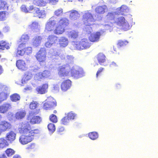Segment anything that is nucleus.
<instances>
[{
    "label": "nucleus",
    "instance_id": "nucleus-40",
    "mask_svg": "<svg viewBox=\"0 0 158 158\" xmlns=\"http://www.w3.org/2000/svg\"><path fill=\"white\" fill-rule=\"evenodd\" d=\"M20 96L17 94H14L10 96V99L12 102H16L20 100Z\"/></svg>",
    "mask_w": 158,
    "mask_h": 158
},
{
    "label": "nucleus",
    "instance_id": "nucleus-25",
    "mask_svg": "<svg viewBox=\"0 0 158 158\" xmlns=\"http://www.w3.org/2000/svg\"><path fill=\"white\" fill-rule=\"evenodd\" d=\"M35 11L37 16L39 18H43L46 16V11L44 10H40L37 8Z\"/></svg>",
    "mask_w": 158,
    "mask_h": 158
},
{
    "label": "nucleus",
    "instance_id": "nucleus-43",
    "mask_svg": "<svg viewBox=\"0 0 158 158\" xmlns=\"http://www.w3.org/2000/svg\"><path fill=\"white\" fill-rule=\"evenodd\" d=\"M6 153L8 156H10L15 154V151L11 148H8L6 151Z\"/></svg>",
    "mask_w": 158,
    "mask_h": 158
},
{
    "label": "nucleus",
    "instance_id": "nucleus-45",
    "mask_svg": "<svg viewBox=\"0 0 158 158\" xmlns=\"http://www.w3.org/2000/svg\"><path fill=\"white\" fill-rule=\"evenodd\" d=\"M69 122V119L67 116L64 117L61 120L62 124L64 125H68Z\"/></svg>",
    "mask_w": 158,
    "mask_h": 158
},
{
    "label": "nucleus",
    "instance_id": "nucleus-10",
    "mask_svg": "<svg viewBox=\"0 0 158 158\" xmlns=\"http://www.w3.org/2000/svg\"><path fill=\"white\" fill-rule=\"evenodd\" d=\"M70 67L69 65H64L59 67L58 74L60 77L68 76L69 75Z\"/></svg>",
    "mask_w": 158,
    "mask_h": 158
},
{
    "label": "nucleus",
    "instance_id": "nucleus-52",
    "mask_svg": "<svg viewBox=\"0 0 158 158\" xmlns=\"http://www.w3.org/2000/svg\"><path fill=\"white\" fill-rule=\"evenodd\" d=\"M8 89V87L5 85L0 82V90L2 91H6Z\"/></svg>",
    "mask_w": 158,
    "mask_h": 158
},
{
    "label": "nucleus",
    "instance_id": "nucleus-14",
    "mask_svg": "<svg viewBox=\"0 0 158 158\" xmlns=\"http://www.w3.org/2000/svg\"><path fill=\"white\" fill-rule=\"evenodd\" d=\"M71 86V81L69 80L63 81L61 83L60 87L61 90L65 92L69 89Z\"/></svg>",
    "mask_w": 158,
    "mask_h": 158
},
{
    "label": "nucleus",
    "instance_id": "nucleus-37",
    "mask_svg": "<svg viewBox=\"0 0 158 158\" xmlns=\"http://www.w3.org/2000/svg\"><path fill=\"white\" fill-rule=\"evenodd\" d=\"M88 136L91 139L95 140L97 139L98 137V134L96 132H92L89 133Z\"/></svg>",
    "mask_w": 158,
    "mask_h": 158
},
{
    "label": "nucleus",
    "instance_id": "nucleus-54",
    "mask_svg": "<svg viewBox=\"0 0 158 158\" xmlns=\"http://www.w3.org/2000/svg\"><path fill=\"white\" fill-rule=\"evenodd\" d=\"M50 119L51 121L54 123H56L57 121L56 116L53 114L50 116Z\"/></svg>",
    "mask_w": 158,
    "mask_h": 158
},
{
    "label": "nucleus",
    "instance_id": "nucleus-61",
    "mask_svg": "<svg viewBox=\"0 0 158 158\" xmlns=\"http://www.w3.org/2000/svg\"><path fill=\"white\" fill-rule=\"evenodd\" d=\"M110 66L113 68H116L118 67V65L114 62H112L110 64Z\"/></svg>",
    "mask_w": 158,
    "mask_h": 158
},
{
    "label": "nucleus",
    "instance_id": "nucleus-44",
    "mask_svg": "<svg viewBox=\"0 0 158 158\" xmlns=\"http://www.w3.org/2000/svg\"><path fill=\"white\" fill-rule=\"evenodd\" d=\"M24 54L23 48H19V47L16 53V56H23Z\"/></svg>",
    "mask_w": 158,
    "mask_h": 158
},
{
    "label": "nucleus",
    "instance_id": "nucleus-12",
    "mask_svg": "<svg viewBox=\"0 0 158 158\" xmlns=\"http://www.w3.org/2000/svg\"><path fill=\"white\" fill-rule=\"evenodd\" d=\"M12 127L11 124L8 121L4 120L0 122V130L2 132L9 130Z\"/></svg>",
    "mask_w": 158,
    "mask_h": 158
},
{
    "label": "nucleus",
    "instance_id": "nucleus-30",
    "mask_svg": "<svg viewBox=\"0 0 158 158\" xmlns=\"http://www.w3.org/2000/svg\"><path fill=\"white\" fill-rule=\"evenodd\" d=\"M106 9V6L105 5H103L97 6L95 9V11L98 13L102 14L104 13L105 10Z\"/></svg>",
    "mask_w": 158,
    "mask_h": 158
},
{
    "label": "nucleus",
    "instance_id": "nucleus-38",
    "mask_svg": "<svg viewBox=\"0 0 158 158\" xmlns=\"http://www.w3.org/2000/svg\"><path fill=\"white\" fill-rule=\"evenodd\" d=\"M40 25L38 23L34 21L28 25V28L32 30L37 29L39 27Z\"/></svg>",
    "mask_w": 158,
    "mask_h": 158
},
{
    "label": "nucleus",
    "instance_id": "nucleus-60",
    "mask_svg": "<svg viewBox=\"0 0 158 158\" xmlns=\"http://www.w3.org/2000/svg\"><path fill=\"white\" fill-rule=\"evenodd\" d=\"M104 69L103 68H99L96 73V77L97 78L98 76L104 70Z\"/></svg>",
    "mask_w": 158,
    "mask_h": 158
},
{
    "label": "nucleus",
    "instance_id": "nucleus-21",
    "mask_svg": "<svg viewBox=\"0 0 158 158\" xmlns=\"http://www.w3.org/2000/svg\"><path fill=\"white\" fill-rule=\"evenodd\" d=\"M58 42L60 47L64 48L66 47L68 44L69 40L68 39L64 37H61L58 39Z\"/></svg>",
    "mask_w": 158,
    "mask_h": 158
},
{
    "label": "nucleus",
    "instance_id": "nucleus-1",
    "mask_svg": "<svg viewBox=\"0 0 158 158\" xmlns=\"http://www.w3.org/2000/svg\"><path fill=\"white\" fill-rule=\"evenodd\" d=\"M19 133L23 134L19 137V141L23 145H25L31 142L34 139L35 135L39 134L38 129L31 130L28 122L24 121L20 123L18 127Z\"/></svg>",
    "mask_w": 158,
    "mask_h": 158
},
{
    "label": "nucleus",
    "instance_id": "nucleus-22",
    "mask_svg": "<svg viewBox=\"0 0 158 158\" xmlns=\"http://www.w3.org/2000/svg\"><path fill=\"white\" fill-rule=\"evenodd\" d=\"M116 10V14L124 15L125 13H127L129 11V9L126 5H123L120 8H117Z\"/></svg>",
    "mask_w": 158,
    "mask_h": 158
},
{
    "label": "nucleus",
    "instance_id": "nucleus-4",
    "mask_svg": "<svg viewBox=\"0 0 158 158\" xmlns=\"http://www.w3.org/2000/svg\"><path fill=\"white\" fill-rule=\"evenodd\" d=\"M112 21L114 22L113 23L118 26L121 27L125 31H127L130 29V27L128 23L123 16L117 17L114 20H112Z\"/></svg>",
    "mask_w": 158,
    "mask_h": 158
},
{
    "label": "nucleus",
    "instance_id": "nucleus-50",
    "mask_svg": "<svg viewBox=\"0 0 158 158\" xmlns=\"http://www.w3.org/2000/svg\"><path fill=\"white\" fill-rule=\"evenodd\" d=\"M35 143H31L27 145L26 148L27 150L35 149Z\"/></svg>",
    "mask_w": 158,
    "mask_h": 158
},
{
    "label": "nucleus",
    "instance_id": "nucleus-17",
    "mask_svg": "<svg viewBox=\"0 0 158 158\" xmlns=\"http://www.w3.org/2000/svg\"><path fill=\"white\" fill-rule=\"evenodd\" d=\"M19 48H23L24 53H25L27 55L31 53L32 49L31 47L28 46L27 44L21 43L19 45Z\"/></svg>",
    "mask_w": 158,
    "mask_h": 158
},
{
    "label": "nucleus",
    "instance_id": "nucleus-31",
    "mask_svg": "<svg viewBox=\"0 0 158 158\" xmlns=\"http://www.w3.org/2000/svg\"><path fill=\"white\" fill-rule=\"evenodd\" d=\"M9 5L6 0H0V9L8 10Z\"/></svg>",
    "mask_w": 158,
    "mask_h": 158
},
{
    "label": "nucleus",
    "instance_id": "nucleus-48",
    "mask_svg": "<svg viewBox=\"0 0 158 158\" xmlns=\"http://www.w3.org/2000/svg\"><path fill=\"white\" fill-rule=\"evenodd\" d=\"M77 114L73 112H71L68 113L67 117L70 120L73 119L76 117Z\"/></svg>",
    "mask_w": 158,
    "mask_h": 158
},
{
    "label": "nucleus",
    "instance_id": "nucleus-13",
    "mask_svg": "<svg viewBox=\"0 0 158 158\" xmlns=\"http://www.w3.org/2000/svg\"><path fill=\"white\" fill-rule=\"evenodd\" d=\"M57 37L54 35H49L47 38V41L45 44L46 47L49 48L51 47L57 42Z\"/></svg>",
    "mask_w": 158,
    "mask_h": 158
},
{
    "label": "nucleus",
    "instance_id": "nucleus-7",
    "mask_svg": "<svg viewBox=\"0 0 158 158\" xmlns=\"http://www.w3.org/2000/svg\"><path fill=\"white\" fill-rule=\"evenodd\" d=\"M54 16L52 17L46 23L45 25V31H51L54 29L57 22L54 19Z\"/></svg>",
    "mask_w": 158,
    "mask_h": 158
},
{
    "label": "nucleus",
    "instance_id": "nucleus-42",
    "mask_svg": "<svg viewBox=\"0 0 158 158\" xmlns=\"http://www.w3.org/2000/svg\"><path fill=\"white\" fill-rule=\"evenodd\" d=\"M7 18L6 12L4 11L0 12V20L4 21L6 20Z\"/></svg>",
    "mask_w": 158,
    "mask_h": 158
},
{
    "label": "nucleus",
    "instance_id": "nucleus-59",
    "mask_svg": "<svg viewBox=\"0 0 158 158\" xmlns=\"http://www.w3.org/2000/svg\"><path fill=\"white\" fill-rule=\"evenodd\" d=\"M64 131V127L62 126H60L58 128L57 130V132L60 134H62V133Z\"/></svg>",
    "mask_w": 158,
    "mask_h": 158
},
{
    "label": "nucleus",
    "instance_id": "nucleus-29",
    "mask_svg": "<svg viewBox=\"0 0 158 158\" xmlns=\"http://www.w3.org/2000/svg\"><path fill=\"white\" fill-rule=\"evenodd\" d=\"M46 0H33V3L35 5L40 6H44L47 3Z\"/></svg>",
    "mask_w": 158,
    "mask_h": 158
},
{
    "label": "nucleus",
    "instance_id": "nucleus-39",
    "mask_svg": "<svg viewBox=\"0 0 158 158\" xmlns=\"http://www.w3.org/2000/svg\"><path fill=\"white\" fill-rule=\"evenodd\" d=\"M48 128L49 131V133L51 135L54 132L56 129L54 124L52 123H49L48 125Z\"/></svg>",
    "mask_w": 158,
    "mask_h": 158
},
{
    "label": "nucleus",
    "instance_id": "nucleus-49",
    "mask_svg": "<svg viewBox=\"0 0 158 158\" xmlns=\"http://www.w3.org/2000/svg\"><path fill=\"white\" fill-rule=\"evenodd\" d=\"M43 78L42 73L36 74L34 76V79L35 80L41 81Z\"/></svg>",
    "mask_w": 158,
    "mask_h": 158
},
{
    "label": "nucleus",
    "instance_id": "nucleus-18",
    "mask_svg": "<svg viewBox=\"0 0 158 158\" xmlns=\"http://www.w3.org/2000/svg\"><path fill=\"white\" fill-rule=\"evenodd\" d=\"M48 88V84H43L42 86H39L36 89V91L38 94H43L47 92V89Z\"/></svg>",
    "mask_w": 158,
    "mask_h": 158
},
{
    "label": "nucleus",
    "instance_id": "nucleus-41",
    "mask_svg": "<svg viewBox=\"0 0 158 158\" xmlns=\"http://www.w3.org/2000/svg\"><path fill=\"white\" fill-rule=\"evenodd\" d=\"M38 106L39 104L37 102L33 101L30 103L29 108L31 109L34 110L36 109Z\"/></svg>",
    "mask_w": 158,
    "mask_h": 158
},
{
    "label": "nucleus",
    "instance_id": "nucleus-5",
    "mask_svg": "<svg viewBox=\"0 0 158 158\" xmlns=\"http://www.w3.org/2000/svg\"><path fill=\"white\" fill-rule=\"evenodd\" d=\"M82 20L85 25L90 26L93 24L95 19L90 11H85L83 13Z\"/></svg>",
    "mask_w": 158,
    "mask_h": 158
},
{
    "label": "nucleus",
    "instance_id": "nucleus-34",
    "mask_svg": "<svg viewBox=\"0 0 158 158\" xmlns=\"http://www.w3.org/2000/svg\"><path fill=\"white\" fill-rule=\"evenodd\" d=\"M41 121V118L38 116H34L30 119V123L34 124L35 123H40Z\"/></svg>",
    "mask_w": 158,
    "mask_h": 158
},
{
    "label": "nucleus",
    "instance_id": "nucleus-16",
    "mask_svg": "<svg viewBox=\"0 0 158 158\" xmlns=\"http://www.w3.org/2000/svg\"><path fill=\"white\" fill-rule=\"evenodd\" d=\"M16 66L19 69L22 71H25L27 69V66L25 61L22 60H17Z\"/></svg>",
    "mask_w": 158,
    "mask_h": 158
},
{
    "label": "nucleus",
    "instance_id": "nucleus-20",
    "mask_svg": "<svg viewBox=\"0 0 158 158\" xmlns=\"http://www.w3.org/2000/svg\"><path fill=\"white\" fill-rule=\"evenodd\" d=\"M16 136V133L14 131H11L6 134V138L7 140L11 143L15 139Z\"/></svg>",
    "mask_w": 158,
    "mask_h": 158
},
{
    "label": "nucleus",
    "instance_id": "nucleus-6",
    "mask_svg": "<svg viewBox=\"0 0 158 158\" xmlns=\"http://www.w3.org/2000/svg\"><path fill=\"white\" fill-rule=\"evenodd\" d=\"M117 11L115 12H111L108 13L106 16V18L107 20L109 21V22H107L108 23L104 25L105 27L106 30H108L110 27H112V23H114L112 20H114L116 18V15H118L116 14Z\"/></svg>",
    "mask_w": 158,
    "mask_h": 158
},
{
    "label": "nucleus",
    "instance_id": "nucleus-55",
    "mask_svg": "<svg viewBox=\"0 0 158 158\" xmlns=\"http://www.w3.org/2000/svg\"><path fill=\"white\" fill-rule=\"evenodd\" d=\"M84 28V30L87 33L89 34L92 31V29L89 26L86 25Z\"/></svg>",
    "mask_w": 158,
    "mask_h": 158
},
{
    "label": "nucleus",
    "instance_id": "nucleus-15",
    "mask_svg": "<svg viewBox=\"0 0 158 158\" xmlns=\"http://www.w3.org/2000/svg\"><path fill=\"white\" fill-rule=\"evenodd\" d=\"M67 13L69 14V18L71 20L73 21L77 20L80 16L78 12L76 10H72Z\"/></svg>",
    "mask_w": 158,
    "mask_h": 158
},
{
    "label": "nucleus",
    "instance_id": "nucleus-8",
    "mask_svg": "<svg viewBox=\"0 0 158 158\" xmlns=\"http://www.w3.org/2000/svg\"><path fill=\"white\" fill-rule=\"evenodd\" d=\"M46 52L44 48H41L37 53L36 55L35 56L37 60L40 62V63L45 64V61L46 59Z\"/></svg>",
    "mask_w": 158,
    "mask_h": 158
},
{
    "label": "nucleus",
    "instance_id": "nucleus-24",
    "mask_svg": "<svg viewBox=\"0 0 158 158\" xmlns=\"http://www.w3.org/2000/svg\"><path fill=\"white\" fill-rule=\"evenodd\" d=\"M26 114V111L24 110H19L16 113L15 117L17 119H21L25 117Z\"/></svg>",
    "mask_w": 158,
    "mask_h": 158
},
{
    "label": "nucleus",
    "instance_id": "nucleus-3",
    "mask_svg": "<svg viewBox=\"0 0 158 158\" xmlns=\"http://www.w3.org/2000/svg\"><path fill=\"white\" fill-rule=\"evenodd\" d=\"M69 75L74 78L77 79L83 77L84 75V72L82 69L80 68L77 66H73L71 68L69 69Z\"/></svg>",
    "mask_w": 158,
    "mask_h": 158
},
{
    "label": "nucleus",
    "instance_id": "nucleus-32",
    "mask_svg": "<svg viewBox=\"0 0 158 158\" xmlns=\"http://www.w3.org/2000/svg\"><path fill=\"white\" fill-rule=\"evenodd\" d=\"M8 95L6 91H2L0 92V104L7 99Z\"/></svg>",
    "mask_w": 158,
    "mask_h": 158
},
{
    "label": "nucleus",
    "instance_id": "nucleus-26",
    "mask_svg": "<svg viewBox=\"0 0 158 158\" xmlns=\"http://www.w3.org/2000/svg\"><path fill=\"white\" fill-rule=\"evenodd\" d=\"M65 30L64 27H61L58 25L55 28V29L54 31V33L56 35L62 34L63 33Z\"/></svg>",
    "mask_w": 158,
    "mask_h": 158
},
{
    "label": "nucleus",
    "instance_id": "nucleus-58",
    "mask_svg": "<svg viewBox=\"0 0 158 158\" xmlns=\"http://www.w3.org/2000/svg\"><path fill=\"white\" fill-rule=\"evenodd\" d=\"M73 58L72 56H66V60L68 62H71L72 61Z\"/></svg>",
    "mask_w": 158,
    "mask_h": 158
},
{
    "label": "nucleus",
    "instance_id": "nucleus-2",
    "mask_svg": "<svg viewBox=\"0 0 158 158\" xmlns=\"http://www.w3.org/2000/svg\"><path fill=\"white\" fill-rule=\"evenodd\" d=\"M73 48L77 50H83L89 48L90 43L86 39H83L80 41H73L72 43Z\"/></svg>",
    "mask_w": 158,
    "mask_h": 158
},
{
    "label": "nucleus",
    "instance_id": "nucleus-11",
    "mask_svg": "<svg viewBox=\"0 0 158 158\" xmlns=\"http://www.w3.org/2000/svg\"><path fill=\"white\" fill-rule=\"evenodd\" d=\"M104 31L101 30L100 31L94 32L91 34L89 37V40L93 42H97L99 41L100 36Z\"/></svg>",
    "mask_w": 158,
    "mask_h": 158
},
{
    "label": "nucleus",
    "instance_id": "nucleus-36",
    "mask_svg": "<svg viewBox=\"0 0 158 158\" xmlns=\"http://www.w3.org/2000/svg\"><path fill=\"white\" fill-rule=\"evenodd\" d=\"M9 145V143L6 139L4 138H0V147L1 148H3Z\"/></svg>",
    "mask_w": 158,
    "mask_h": 158
},
{
    "label": "nucleus",
    "instance_id": "nucleus-53",
    "mask_svg": "<svg viewBox=\"0 0 158 158\" xmlns=\"http://www.w3.org/2000/svg\"><path fill=\"white\" fill-rule=\"evenodd\" d=\"M24 77L26 81H28L31 79L32 77V75L31 73H27L25 74Z\"/></svg>",
    "mask_w": 158,
    "mask_h": 158
},
{
    "label": "nucleus",
    "instance_id": "nucleus-27",
    "mask_svg": "<svg viewBox=\"0 0 158 158\" xmlns=\"http://www.w3.org/2000/svg\"><path fill=\"white\" fill-rule=\"evenodd\" d=\"M69 20L67 18H62L58 21V24L65 28V27L69 24Z\"/></svg>",
    "mask_w": 158,
    "mask_h": 158
},
{
    "label": "nucleus",
    "instance_id": "nucleus-57",
    "mask_svg": "<svg viewBox=\"0 0 158 158\" xmlns=\"http://www.w3.org/2000/svg\"><path fill=\"white\" fill-rule=\"evenodd\" d=\"M6 44V42L5 41H0V50H4V46Z\"/></svg>",
    "mask_w": 158,
    "mask_h": 158
},
{
    "label": "nucleus",
    "instance_id": "nucleus-64",
    "mask_svg": "<svg viewBox=\"0 0 158 158\" xmlns=\"http://www.w3.org/2000/svg\"><path fill=\"white\" fill-rule=\"evenodd\" d=\"M54 90L56 91H58L59 89V86L57 84H54L53 85Z\"/></svg>",
    "mask_w": 158,
    "mask_h": 158
},
{
    "label": "nucleus",
    "instance_id": "nucleus-63",
    "mask_svg": "<svg viewBox=\"0 0 158 158\" xmlns=\"http://www.w3.org/2000/svg\"><path fill=\"white\" fill-rule=\"evenodd\" d=\"M10 30V27L8 26H6L3 28V31L7 32Z\"/></svg>",
    "mask_w": 158,
    "mask_h": 158
},
{
    "label": "nucleus",
    "instance_id": "nucleus-56",
    "mask_svg": "<svg viewBox=\"0 0 158 158\" xmlns=\"http://www.w3.org/2000/svg\"><path fill=\"white\" fill-rule=\"evenodd\" d=\"M21 9L22 11L25 13H27L29 12V10L27 9L26 6L24 5L21 6Z\"/></svg>",
    "mask_w": 158,
    "mask_h": 158
},
{
    "label": "nucleus",
    "instance_id": "nucleus-19",
    "mask_svg": "<svg viewBox=\"0 0 158 158\" xmlns=\"http://www.w3.org/2000/svg\"><path fill=\"white\" fill-rule=\"evenodd\" d=\"M11 108V106L9 103H5L0 106V113H5Z\"/></svg>",
    "mask_w": 158,
    "mask_h": 158
},
{
    "label": "nucleus",
    "instance_id": "nucleus-23",
    "mask_svg": "<svg viewBox=\"0 0 158 158\" xmlns=\"http://www.w3.org/2000/svg\"><path fill=\"white\" fill-rule=\"evenodd\" d=\"M42 39V36L39 35L35 36L32 40L33 45L35 46H39L40 44Z\"/></svg>",
    "mask_w": 158,
    "mask_h": 158
},
{
    "label": "nucleus",
    "instance_id": "nucleus-9",
    "mask_svg": "<svg viewBox=\"0 0 158 158\" xmlns=\"http://www.w3.org/2000/svg\"><path fill=\"white\" fill-rule=\"evenodd\" d=\"M46 102L44 103L43 108L45 110H48L56 106L55 100L52 97H50L46 99Z\"/></svg>",
    "mask_w": 158,
    "mask_h": 158
},
{
    "label": "nucleus",
    "instance_id": "nucleus-62",
    "mask_svg": "<svg viewBox=\"0 0 158 158\" xmlns=\"http://www.w3.org/2000/svg\"><path fill=\"white\" fill-rule=\"evenodd\" d=\"M66 56H67V55H66V54L65 53H61L60 55V57L62 60H66Z\"/></svg>",
    "mask_w": 158,
    "mask_h": 158
},
{
    "label": "nucleus",
    "instance_id": "nucleus-33",
    "mask_svg": "<svg viewBox=\"0 0 158 158\" xmlns=\"http://www.w3.org/2000/svg\"><path fill=\"white\" fill-rule=\"evenodd\" d=\"M97 58L99 63L101 65L106 60V56L102 53L98 54L97 55Z\"/></svg>",
    "mask_w": 158,
    "mask_h": 158
},
{
    "label": "nucleus",
    "instance_id": "nucleus-51",
    "mask_svg": "<svg viewBox=\"0 0 158 158\" xmlns=\"http://www.w3.org/2000/svg\"><path fill=\"white\" fill-rule=\"evenodd\" d=\"M128 42L127 41L119 40L118 43V46L121 47L127 45Z\"/></svg>",
    "mask_w": 158,
    "mask_h": 158
},
{
    "label": "nucleus",
    "instance_id": "nucleus-28",
    "mask_svg": "<svg viewBox=\"0 0 158 158\" xmlns=\"http://www.w3.org/2000/svg\"><path fill=\"white\" fill-rule=\"evenodd\" d=\"M78 33L75 30H72L66 32V35L68 37H70L73 39H76L78 37Z\"/></svg>",
    "mask_w": 158,
    "mask_h": 158
},
{
    "label": "nucleus",
    "instance_id": "nucleus-35",
    "mask_svg": "<svg viewBox=\"0 0 158 158\" xmlns=\"http://www.w3.org/2000/svg\"><path fill=\"white\" fill-rule=\"evenodd\" d=\"M29 39V36L28 35L25 33L22 35L20 40V41L22 42V43L27 44V43Z\"/></svg>",
    "mask_w": 158,
    "mask_h": 158
},
{
    "label": "nucleus",
    "instance_id": "nucleus-47",
    "mask_svg": "<svg viewBox=\"0 0 158 158\" xmlns=\"http://www.w3.org/2000/svg\"><path fill=\"white\" fill-rule=\"evenodd\" d=\"M42 76L43 78H47L50 76L51 73L49 71L45 70L43 71L42 73Z\"/></svg>",
    "mask_w": 158,
    "mask_h": 158
},
{
    "label": "nucleus",
    "instance_id": "nucleus-46",
    "mask_svg": "<svg viewBox=\"0 0 158 158\" xmlns=\"http://www.w3.org/2000/svg\"><path fill=\"white\" fill-rule=\"evenodd\" d=\"M63 13V10L62 8H60L56 10L54 12V15L57 16H59L62 15Z\"/></svg>",
    "mask_w": 158,
    "mask_h": 158
}]
</instances>
